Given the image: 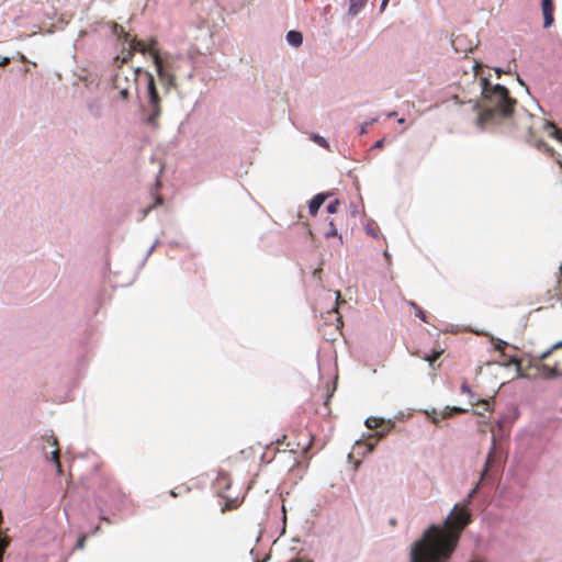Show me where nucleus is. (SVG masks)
<instances>
[{
	"label": "nucleus",
	"mask_w": 562,
	"mask_h": 562,
	"mask_svg": "<svg viewBox=\"0 0 562 562\" xmlns=\"http://www.w3.org/2000/svg\"><path fill=\"white\" fill-rule=\"evenodd\" d=\"M470 522L471 514L468 508L456 505L442 527L431 525L423 537L414 542L409 562H447L454 552L462 531Z\"/></svg>",
	"instance_id": "nucleus-1"
},
{
	"label": "nucleus",
	"mask_w": 562,
	"mask_h": 562,
	"mask_svg": "<svg viewBox=\"0 0 562 562\" xmlns=\"http://www.w3.org/2000/svg\"><path fill=\"white\" fill-rule=\"evenodd\" d=\"M482 90V109L476 117V125L488 128L509 119L517 104L506 87L492 85L487 78L480 79Z\"/></svg>",
	"instance_id": "nucleus-2"
},
{
	"label": "nucleus",
	"mask_w": 562,
	"mask_h": 562,
	"mask_svg": "<svg viewBox=\"0 0 562 562\" xmlns=\"http://www.w3.org/2000/svg\"><path fill=\"white\" fill-rule=\"evenodd\" d=\"M156 44L157 41L155 38H151L149 43L146 44L145 42L137 40L136 37H133L130 41V55H132L133 52H139L142 54L148 53L151 56L153 61L156 66L157 75L160 81L162 82L165 88L169 90L176 87V77L172 72L168 70L167 66L164 64L158 50L155 48Z\"/></svg>",
	"instance_id": "nucleus-3"
},
{
	"label": "nucleus",
	"mask_w": 562,
	"mask_h": 562,
	"mask_svg": "<svg viewBox=\"0 0 562 562\" xmlns=\"http://www.w3.org/2000/svg\"><path fill=\"white\" fill-rule=\"evenodd\" d=\"M148 82H147V91H148V111L149 114L147 116V123L153 126L157 127L158 125V119L161 114V105H160V97L158 94L154 76L150 72H146Z\"/></svg>",
	"instance_id": "nucleus-4"
},
{
	"label": "nucleus",
	"mask_w": 562,
	"mask_h": 562,
	"mask_svg": "<svg viewBox=\"0 0 562 562\" xmlns=\"http://www.w3.org/2000/svg\"><path fill=\"white\" fill-rule=\"evenodd\" d=\"M468 412L464 408L461 407H447L443 412H437L436 409H432L431 413H428L434 424H438L441 419L450 417L453 413H465Z\"/></svg>",
	"instance_id": "nucleus-5"
},
{
	"label": "nucleus",
	"mask_w": 562,
	"mask_h": 562,
	"mask_svg": "<svg viewBox=\"0 0 562 562\" xmlns=\"http://www.w3.org/2000/svg\"><path fill=\"white\" fill-rule=\"evenodd\" d=\"M542 13H543V26L550 27L553 24L554 18H553V0H542Z\"/></svg>",
	"instance_id": "nucleus-6"
},
{
	"label": "nucleus",
	"mask_w": 562,
	"mask_h": 562,
	"mask_svg": "<svg viewBox=\"0 0 562 562\" xmlns=\"http://www.w3.org/2000/svg\"><path fill=\"white\" fill-rule=\"evenodd\" d=\"M46 441H47L48 446L52 448V451H50L52 460L55 462L58 472L61 473V465H60V461H59V447H58L57 438H55L54 436H49L46 439Z\"/></svg>",
	"instance_id": "nucleus-7"
},
{
	"label": "nucleus",
	"mask_w": 562,
	"mask_h": 562,
	"mask_svg": "<svg viewBox=\"0 0 562 562\" xmlns=\"http://www.w3.org/2000/svg\"><path fill=\"white\" fill-rule=\"evenodd\" d=\"M543 128L548 132L549 136L557 139L562 144V132L557 125L551 121L543 122Z\"/></svg>",
	"instance_id": "nucleus-8"
},
{
	"label": "nucleus",
	"mask_w": 562,
	"mask_h": 562,
	"mask_svg": "<svg viewBox=\"0 0 562 562\" xmlns=\"http://www.w3.org/2000/svg\"><path fill=\"white\" fill-rule=\"evenodd\" d=\"M540 371H541V374L546 379H551V378H555V376L562 375V373L558 369V364L557 363L554 366H552V367L550 364L542 363L541 367H540Z\"/></svg>",
	"instance_id": "nucleus-9"
},
{
	"label": "nucleus",
	"mask_w": 562,
	"mask_h": 562,
	"mask_svg": "<svg viewBox=\"0 0 562 562\" xmlns=\"http://www.w3.org/2000/svg\"><path fill=\"white\" fill-rule=\"evenodd\" d=\"M324 201H325V195H323V194L315 195L308 205L310 213L312 215H316V213L318 212V210L322 206V204L324 203Z\"/></svg>",
	"instance_id": "nucleus-10"
},
{
	"label": "nucleus",
	"mask_w": 562,
	"mask_h": 562,
	"mask_svg": "<svg viewBox=\"0 0 562 562\" xmlns=\"http://www.w3.org/2000/svg\"><path fill=\"white\" fill-rule=\"evenodd\" d=\"M286 41L292 45V46H300L303 42V36H302V33L301 32H297V31H289L288 34H286Z\"/></svg>",
	"instance_id": "nucleus-11"
},
{
	"label": "nucleus",
	"mask_w": 562,
	"mask_h": 562,
	"mask_svg": "<svg viewBox=\"0 0 562 562\" xmlns=\"http://www.w3.org/2000/svg\"><path fill=\"white\" fill-rule=\"evenodd\" d=\"M367 0H350L349 14L357 15L366 5Z\"/></svg>",
	"instance_id": "nucleus-12"
},
{
	"label": "nucleus",
	"mask_w": 562,
	"mask_h": 562,
	"mask_svg": "<svg viewBox=\"0 0 562 562\" xmlns=\"http://www.w3.org/2000/svg\"><path fill=\"white\" fill-rule=\"evenodd\" d=\"M113 32L117 35V37L124 42H130V33H127L123 26L119 24H114Z\"/></svg>",
	"instance_id": "nucleus-13"
},
{
	"label": "nucleus",
	"mask_w": 562,
	"mask_h": 562,
	"mask_svg": "<svg viewBox=\"0 0 562 562\" xmlns=\"http://www.w3.org/2000/svg\"><path fill=\"white\" fill-rule=\"evenodd\" d=\"M383 424V419L379 418V417H368L366 419V426L370 429H376L379 428L381 425Z\"/></svg>",
	"instance_id": "nucleus-14"
},
{
	"label": "nucleus",
	"mask_w": 562,
	"mask_h": 562,
	"mask_svg": "<svg viewBox=\"0 0 562 562\" xmlns=\"http://www.w3.org/2000/svg\"><path fill=\"white\" fill-rule=\"evenodd\" d=\"M443 350H434L430 355L420 356L425 361L429 362L430 366L442 355Z\"/></svg>",
	"instance_id": "nucleus-15"
},
{
	"label": "nucleus",
	"mask_w": 562,
	"mask_h": 562,
	"mask_svg": "<svg viewBox=\"0 0 562 562\" xmlns=\"http://www.w3.org/2000/svg\"><path fill=\"white\" fill-rule=\"evenodd\" d=\"M389 430L390 427H387L386 430H378L373 436L369 438V440L374 439V442L370 441L368 443L370 451L373 449L374 443H376L379 439L383 438L389 432Z\"/></svg>",
	"instance_id": "nucleus-16"
},
{
	"label": "nucleus",
	"mask_w": 562,
	"mask_h": 562,
	"mask_svg": "<svg viewBox=\"0 0 562 562\" xmlns=\"http://www.w3.org/2000/svg\"><path fill=\"white\" fill-rule=\"evenodd\" d=\"M311 139L323 148H326V149L329 148L328 142L323 136H321L318 134H311Z\"/></svg>",
	"instance_id": "nucleus-17"
},
{
	"label": "nucleus",
	"mask_w": 562,
	"mask_h": 562,
	"mask_svg": "<svg viewBox=\"0 0 562 562\" xmlns=\"http://www.w3.org/2000/svg\"><path fill=\"white\" fill-rule=\"evenodd\" d=\"M494 451H495V445H493V447H492V449H491V451H490V453H488V456H487V460H486V463H485V469H484V471H483L482 476H484V475H485V473L487 472L488 468L491 467V464H492V462H493V460H494ZM482 479H483V477H481V480H482Z\"/></svg>",
	"instance_id": "nucleus-18"
},
{
	"label": "nucleus",
	"mask_w": 562,
	"mask_h": 562,
	"mask_svg": "<svg viewBox=\"0 0 562 562\" xmlns=\"http://www.w3.org/2000/svg\"><path fill=\"white\" fill-rule=\"evenodd\" d=\"M562 348V340L561 341H558L557 344H554L550 349H548L547 351H544L541 356H540V360H544L547 359L553 350L555 349H560Z\"/></svg>",
	"instance_id": "nucleus-19"
},
{
	"label": "nucleus",
	"mask_w": 562,
	"mask_h": 562,
	"mask_svg": "<svg viewBox=\"0 0 562 562\" xmlns=\"http://www.w3.org/2000/svg\"><path fill=\"white\" fill-rule=\"evenodd\" d=\"M339 203L338 201H331L330 203L327 204L326 209H327V212L328 213H336L337 211V207H338Z\"/></svg>",
	"instance_id": "nucleus-20"
},
{
	"label": "nucleus",
	"mask_w": 562,
	"mask_h": 562,
	"mask_svg": "<svg viewBox=\"0 0 562 562\" xmlns=\"http://www.w3.org/2000/svg\"><path fill=\"white\" fill-rule=\"evenodd\" d=\"M461 392H462L463 394H469L471 397L473 396V394H472V391H471L470 386H469V385H468V383H465V382H464V383H462V385H461Z\"/></svg>",
	"instance_id": "nucleus-21"
},
{
	"label": "nucleus",
	"mask_w": 562,
	"mask_h": 562,
	"mask_svg": "<svg viewBox=\"0 0 562 562\" xmlns=\"http://www.w3.org/2000/svg\"><path fill=\"white\" fill-rule=\"evenodd\" d=\"M86 539L87 537L83 535L81 536L78 540H77V543H76V548L77 549H83L85 548V543H86Z\"/></svg>",
	"instance_id": "nucleus-22"
},
{
	"label": "nucleus",
	"mask_w": 562,
	"mask_h": 562,
	"mask_svg": "<svg viewBox=\"0 0 562 562\" xmlns=\"http://www.w3.org/2000/svg\"><path fill=\"white\" fill-rule=\"evenodd\" d=\"M307 439H308V440H307L306 445H304V446L301 448V450H302L303 452H306V451L310 449V447L312 446V440H313L312 436H311V435H308V436H307Z\"/></svg>",
	"instance_id": "nucleus-23"
},
{
	"label": "nucleus",
	"mask_w": 562,
	"mask_h": 562,
	"mask_svg": "<svg viewBox=\"0 0 562 562\" xmlns=\"http://www.w3.org/2000/svg\"><path fill=\"white\" fill-rule=\"evenodd\" d=\"M330 226H331L330 229L326 233L327 237L336 236L337 235V229H336V227H334L333 222H330Z\"/></svg>",
	"instance_id": "nucleus-24"
},
{
	"label": "nucleus",
	"mask_w": 562,
	"mask_h": 562,
	"mask_svg": "<svg viewBox=\"0 0 562 562\" xmlns=\"http://www.w3.org/2000/svg\"><path fill=\"white\" fill-rule=\"evenodd\" d=\"M120 95L123 100H127L128 97H130V92L126 90V89H123L121 92H120Z\"/></svg>",
	"instance_id": "nucleus-25"
},
{
	"label": "nucleus",
	"mask_w": 562,
	"mask_h": 562,
	"mask_svg": "<svg viewBox=\"0 0 562 562\" xmlns=\"http://www.w3.org/2000/svg\"><path fill=\"white\" fill-rule=\"evenodd\" d=\"M416 316L422 318L424 322H426L425 313L419 307H417Z\"/></svg>",
	"instance_id": "nucleus-26"
},
{
	"label": "nucleus",
	"mask_w": 562,
	"mask_h": 562,
	"mask_svg": "<svg viewBox=\"0 0 562 562\" xmlns=\"http://www.w3.org/2000/svg\"><path fill=\"white\" fill-rule=\"evenodd\" d=\"M479 403L484 406V411H488L490 409V402L488 401L482 400Z\"/></svg>",
	"instance_id": "nucleus-27"
},
{
	"label": "nucleus",
	"mask_w": 562,
	"mask_h": 562,
	"mask_svg": "<svg viewBox=\"0 0 562 562\" xmlns=\"http://www.w3.org/2000/svg\"><path fill=\"white\" fill-rule=\"evenodd\" d=\"M8 540L7 539H1L0 538V550H4L8 546Z\"/></svg>",
	"instance_id": "nucleus-28"
},
{
	"label": "nucleus",
	"mask_w": 562,
	"mask_h": 562,
	"mask_svg": "<svg viewBox=\"0 0 562 562\" xmlns=\"http://www.w3.org/2000/svg\"><path fill=\"white\" fill-rule=\"evenodd\" d=\"M472 68L474 69V78H476L481 65L479 63H475Z\"/></svg>",
	"instance_id": "nucleus-29"
},
{
	"label": "nucleus",
	"mask_w": 562,
	"mask_h": 562,
	"mask_svg": "<svg viewBox=\"0 0 562 562\" xmlns=\"http://www.w3.org/2000/svg\"><path fill=\"white\" fill-rule=\"evenodd\" d=\"M557 291L559 294H562V279H559L558 281Z\"/></svg>",
	"instance_id": "nucleus-30"
},
{
	"label": "nucleus",
	"mask_w": 562,
	"mask_h": 562,
	"mask_svg": "<svg viewBox=\"0 0 562 562\" xmlns=\"http://www.w3.org/2000/svg\"><path fill=\"white\" fill-rule=\"evenodd\" d=\"M506 346H507L506 342H499V344L496 345V349L503 351Z\"/></svg>",
	"instance_id": "nucleus-31"
},
{
	"label": "nucleus",
	"mask_w": 562,
	"mask_h": 562,
	"mask_svg": "<svg viewBox=\"0 0 562 562\" xmlns=\"http://www.w3.org/2000/svg\"><path fill=\"white\" fill-rule=\"evenodd\" d=\"M384 139H380L374 144V148H381L383 146Z\"/></svg>",
	"instance_id": "nucleus-32"
},
{
	"label": "nucleus",
	"mask_w": 562,
	"mask_h": 562,
	"mask_svg": "<svg viewBox=\"0 0 562 562\" xmlns=\"http://www.w3.org/2000/svg\"><path fill=\"white\" fill-rule=\"evenodd\" d=\"M390 0H382V3H381V10L383 11L385 9V7L387 5Z\"/></svg>",
	"instance_id": "nucleus-33"
},
{
	"label": "nucleus",
	"mask_w": 562,
	"mask_h": 562,
	"mask_svg": "<svg viewBox=\"0 0 562 562\" xmlns=\"http://www.w3.org/2000/svg\"><path fill=\"white\" fill-rule=\"evenodd\" d=\"M9 63V59L8 58H3L2 61L0 63L1 66L3 65H7Z\"/></svg>",
	"instance_id": "nucleus-34"
},
{
	"label": "nucleus",
	"mask_w": 562,
	"mask_h": 562,
	"mask_svg": "<svg viewBox=\"0 0 562 562\" xmlns=\"http://www.w3.org/2000/svg\"><path fill=\"white\" fill-rule=\"evenodd\" d=\"M384 257L390 260V254L387 251H384Z\"/></svg>",
	"instance_id": "nucleus-35"
},
{
	"label": "nucleus",
	"mask_w": 562,
	"mask_h": 562,
	"mask_svg": "<svg viewBox=\"0 0 562 562\" xmlns=\"http://www.w3.org/2000/svg\"><path fill=\"white\" fill-rule=\"evenodd\" d=\"M496 74H497L498 77H501L502 70L501 69H496Z\"/></svg>",
	"instance_id": "nucleus-36"
},
{
	"label": "nucleus",
	"mask_w": 562,
	"mask_h": 562,
	"mask_svg": "<svg viewBox=\"0 0 562 562\" xmlns=\"http://www.w3.org/2000/svg\"><path fill=\"white\" fill-rule=\"evenodd\" d=\"M529 136H530V137H532V136H533V133H532L531 127H529Z\"/></svg>",
	"instance_id": "nucleus-37"
},
{
	"label": "nucleus",
	"mask_w": 562,
	"mask_h": 562,
	"mask_svg": "<svg viewBox=\"0 0 562 562\" xmlns=\"http://www.w3.org/2000/svg\"><path fill=\"white\" fill-rule=\"evenodd\" d=\"M475 491H476V487L472 490V492L470 493L469 496L472 497V495L475 493Z\"/></svg>",
	"instance_id": "nucleus-38"
},
{
	"label": "nucleus",
	"mask_w": 562,
	"mask_h": 562,
	"mask_svg": "<svg viewBox=\"0 0 562 562\" xmlns=\"http://www.w3.org/2000/svg\"><path fill=\"white\" fill-rule=\"evenodd\" d=\"M4 550H0V562H2V554Z\"/></svg>",
	"instance_id": "nucleus-39"
},
{
	"label": "nucleus",
	"mask_w": 562,
	"mask_h": 562,
	"mask_svg": "<svg viewBox=\"0 0 562 562\" xmlns=\"http://www.w3.org/2000/svg\"><path fill=\"white\" fill-rule=\"evenodd\" d=\"M518 81H519L520 85H525L519 77H518Z\"/></svg>",
	"instance_id": "nucleus-40"
},
{
	"label": "nucleus",
	"mask_w": 562,
	"mask_h": 562,
	"mask_svg": "<svg viewBox=\"0 0 562 562\" xmlns=\"http://www.w3.org/2000/svg\"><path fill=\"white\" fill-rule=\"evenodd\" d=\"M403 122H404V119H400V120H398V123H400V124H403Z\"/></svg>",
	"instance_id": "nucleus-41"
},
{
	"label": "nucleus",
	"mask_w": 562,
	"mask_h": 562,
	"mask_svg": "<svg viewBox=\"0 0 562 562\" xmlns=\"http://www.w3.org/2000/svg\"><path fill=\"white\" fill-rule=\"evenodd\" d=\"M340 299V292H337V300Z\"/></svg>",
	"instance_id": "nucleus-42"
},
{
	"label": "nucleus",
	"mask_w": 562,
	"mask_h": 562,
	"mask_svg": "<svg viewBox=\"0 0 562 562\" xmlns=\"http://www.w3.org/2000/svg\"><path fill=\"white\" fill-rule=\"evenodd\" d=\"M560 271H561V274H562V266L560 267Z\"/></svg>",
	"instance_id": "nucleus-43"
}]
</instances>
